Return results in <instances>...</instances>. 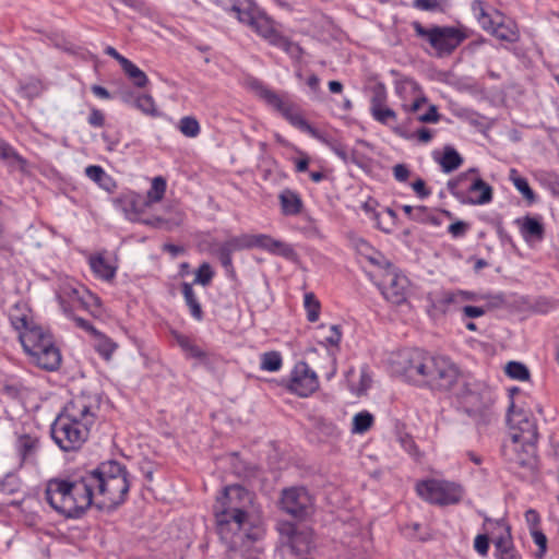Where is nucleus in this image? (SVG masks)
<instances>
[{
	"label": "nucleus",
	"instance_id": "nucleus-1",
	"mask_svg": "<svg viewBox=\"0 0 559 559\" xmlns=\"http://www.w3.org/2000/svg\"><path fill=\"white\" fill-rule=\"evenodd\" d=\"M129 490L127 467L117 461H106L68 479H50L45 499L58 513L78 519L93 504L100 510L118 508L127 500Z\"/></svg>",
	"mask_w": 559,
	"mask_h": 559
},
{
	"label": "nucleus",
	"instance_id": "nucleus-2",
	"mask_svg": "<svg viewBox=\"0 0 559 559\" xmlns=\"http://www.w3.org/2000/svg\"><path fill=\"white\" fill-rule=\"evenodd\" d=\"M252 495L239 485L227 486L216 498L213 513L216 531L229 551L243 559H259L264 536L261 520L250 513Z\"/></svg>",
	"mask_w": 559,
	"mask_h": 559
},
{
	"label": "nucleus",
	"instance_id": "nucleus-3",
	"mask_svg": "<svg viewBox=\"0 0 559 559\" xmlns=\"http://www.w3.org/2000/svg\"><path fill=\"white\" fill-rule=\"evenodd\" d=\"M99 411L96 394L73 397L58 414L50 426L53 442L63 452H76L88 440Z\"/></svg>",
	"mask_w": 559,
	"mask_h": 559
},
{
	"label": "nucleus",
	"instance_id": "nucleus-4",
	"mask_svg": "<svg viewBox=\"0 0 559 559\" xmlns=\"http://www.w3.org/2000/svg\"><path fill=\"white\" fill-rule=\"evenodd\" d=\"M403 376L415 385L448 391L456 383L459 369L444 356H432L415 349L406 359Z\"/></svg>",
	"mask_w": 559,
	"mask_h": 559
},
{
	"label": "nucleus",
	"instance_id": "nucleus-5",
	"mask_svg": "<svg viewBox=\"0 0 559 559\" xmlns=\"http://www.w3.org/2000/svg\"><path fill=\"white\" fill-rule=\"evenodd\" d=\"M229 11L235 14L240 23L250 27L270 45L282 49L294 59L301 58L302 48L284 36L277 29L276 22L260 9L253 0H234Z\"/></svg>",
	"mask_w": 559,
	"mask_h": 559
},
{
	"label": "nucleus",
	"instance_id": "nucleus-6",
	"mask_svg": "<svg viewBox=\"0 0 559 559\" xmlns=\"http://www.w3.org/2000/svg\"><path fill=\"white\" fill-rule=\"evenodd\" d=\"M20 342L31 361L37 367L55 371L61 365V353L53 336L40 325L20 335Z\"/></svg>",
	"mask_w": 559,
	"mask_h": 559
},
{
	"label": "nucleus",
	"instance_id": "nucleus-7",
	"mask_svg": "<svg viewBox=\"0 0 559 559\" xmlns=\"http://www.w3.org/2000/svg\"><path fill=\"white\" fill-rule=\"evenodd\" d=\"M448 191L464 205H484L492 201V187L484 181L478 168H469L447 183Z\"/></svg>",
	"mask_w": 559,
	"mask_h": 559
},
{
	"label": "nucleus",
	"instance_id": "nucleus-8",
	"mask_svg": "<svg viewBox=\"0 0 559 559\" xmlns=\"http://www.w3.org/2000/svg\"><path fill=\"white\" fill-rule=\"evenodd\" d=\"M412 27L417 37L429 43L438 58L451 56L469 37V31L464 26L432 25L425 27L420 22L415 21L412 23Z\"/></svg>",
	"mask_w": 559,
	"mask_h": 559
},
{
	"label": "nucleus",
	"instance_id": "nucleus-9",
	"mask_svg": "<svg viewBox=\"0 0 559 559\" xmlns=\"http://www.w3.org/2000/svg\"><path fill=\"white\" fill-rule=\"evenodd\" d=\"M251 87L267 106L280 112L293 127L308 133L312 138H319V131L304 118L293 102L269 88L259 80H254L251 83Z\"/></svg>",
	"mask_w": 559,
	"mask_h": 559
},
{
	"label": "nucleus",
	"instance_id": "nucleus-10",
	"mask_svg": "<svg viewBox=\"0 0 559 559\" xmlns=\"http://www.w3.org/2000/svg\"><path fill=\"white\" fill-rule=\"evenodd\" d=\"M415 490L426 502L441 507L457 504L464 495L460 484L435 478L418 481Z\"/></svg>",
	"mask_w": 559,
	"mask_h": 559
},
{
	"label": "nucleus",
	"instance_id": "nucleus-11",
	"mask_svg": "<svg viewBox=\"0 0 559 559\" xmlns=\"http://www.w3.org/2000/svg\"><path fill=\"white\" fill-rule=\"evenodd\" d=\"M281 509L297 522H304L314 512V501L305 487L283 489L280 500Z\"/></svg>",
	"mask_w": 559,
	"mask_h": 559
},
{
	"label": "nucleus",
	"instance_id": "nucleus-12",
	"mask_svg": "<svg viewBox=\"0 0 559 559\" xmlns=\"http://www.w3.org/2000/svg\"><path fill=\"white\" fill-rule=\"evenodd\" d=\"M474 298L475 294L467 290H432L425 297L427 302L426 312L430 319L438 320L450 311L451 306H456L462 301L473 300Z\"/></svg>",
	"mask_w": 559,
	"mask_h": 559
},
{
	"label": "nucleus",
	"instance_id": "nucleus-13",
	"mask_svg": "<svg viewBox=\"0 0 559 559\" xmlns=\"http://www.w3.org/2000/svg\"><path fill=\"white\" fill-rule=\"evenodd\" d=\"M114 204L123 212L126 218L130 222H136L152 227H160L164 223V218L159 216L143 217L148 204L144 197L138 192L128 191L121 193L114 200Z\"/></svg>",
	"mask_w": 559,
	"mask_h": 559
},
{
	"label": "nucleus",
	"instance_id": "nucleus-14",
	"mask_svg": "<svg viewBox=\"0 0 559 559\" xmlns=\"http://www.w3.org/2000/svg\"><path fill=\"white\" fill-rule=\"evenodd\" d=\"M320 382L314 370L306 361H298L292 369L285 388L299 397H308L319 389Z\"/></svg>",
	"mask_w": 559,
	"mask_h": 559
},
{
	"label": "nucleus",
	"instance_id": "nucleus-15",
	"mask_svg": "<svg viewBox=\"0 0 559 559\" xmlns=\"http://www.w3.org/2000/svg\"><path fill=\"white\" fill-rule=\"evenodd\" d=\"M41 451V441L37 433L15 432L13 441V452L16 459V465L21 468L25 465L37 463Z\"/></svg>",
	"mask_w": 559,
	"mask_h": 559
},
{
	"label": "nucleus",
	"instance_id": "nucleus-16",
	"mask_svg": "<svg viewBox=\"0 0 559 559\" xmlns=\"http://www.w3.org/2000/svg\"><path fill=\"white\" fill-rule=\"evenodd\" d=\"M513 407L514 403L511 402L508 420L511 425L512 432L508 440L522 443H537L538 432L535 420L521 413H515Z\"/></svg>",
	"mask_w": 559,
	"mask_h": 559
},
{
	"label": "nucleus",
	"instance_id": "nucleus-17",
	"mask_svg": "<svg viewBox=\"0 0 559 559\" xmlns=\"http://www.w3.org/2000/svg\"><path fill=\"white\" fill-rule=\"evenodd\" d=\"M503 457L518 467H533L536 461V443H522L506 440L502 444Z\"/></svg>",
	"mask_w": 559,
	"mask_h": 559
},
{
	"label": "nucleus",
	"instance_id": "nucleus-18",
	"mask_svg": "<svg viewBox=\"0 0 559 559\" xmlns=\"http://www.w3.org/2000/svg\"><path fill=\"white\" fill-rule=\"evenodd\" d=\"M277 531L297 554L308 551L312 544V532L309 528H300L295 522L280 521Z\"/></svg>",
	"mask_w": 559,
	"mask_h": 559
},
{
	"label": "nucleus",
	"instance_id": "nucleus-19",
	"mask_svg": "<svg viewBox=\"0 0 559 559\" xmlns=\"http://www.w3.org/2000/svg\"><path fill=\"white\" fill-rule=\"evenodd\" d=\"M253 248H259L270 254L280 255L285 259H290L296 254L289 243L266 234H253Z\"/></svg>",
	"mask_w": 559,
	"mask_h": 559
},
{
	"label": "nucleus",
	"instance_id": "nucleus-20",
	"mask_svg": "<svg viewBox=\"0 0 559 559\" xmlns=\"http://www.w3.org/2000/svg\"><path fill=\"white\" fill-rule=\"evenodd\" d=\"M485 530L493 535V531L500 532L499 536H495L493 544L497 551V558L504 552L513 551L510 526L503 520H485Z\"/></svg>",
	"mask_w": 559,
	"mask_h": 559
},
{
	"label": "nucleus",
	"instance_id": "nucleus-21",
	"mask_svg": "<svg viewBox=\"0 0 559 559\" xmlns=\"http://www.w3.org/2000/svg\"><path fill=\"white\" fill-rule=\"evenodd\" d=\"M389 284L382 286V295L393 305L400 306L406 301V278L395 273V270L386 274Z\"/></svg>",
	"mask_w": 559,
	"mask_h": 559
},
{
	"label": "nucleus",
	"instance_id": "nucleus-22",
	"mask_svg": "<svg viewBox=\"0 0 559 559\" xmlns=\"http://www.w3.org/2000/svg\"><path fill=\"white\" fill-rule=\"evenodd\" d=\"M522 237L527 242H540L545 237V227L538 216L526 215L516 219Z\"/></svg>",
	"mask_w": 559,
	"mask_h": 559
},
{
	"label": "nucleus",
	"instance_id": "nucleus-23",
	"mask_svg": "<svg viewBox=\"0 0 559 559\" xmlns=\"http://www.w3.org/2000/svg\"><path fill=\"white\" fill-rule=\"evenodd\" d=\"M9 319L13 329L19 332V336L39 326L34 322L31 310L24 304H15L10 310Z\"/></svg>",
	"mask_w": 559,
	"mask_h": 559
},
{
	"label": "nucleus",
	"instance_id": "nucleus-24",
	"mask_svg": "<svg viewBox=\"0 0 559 559\" xmlns=\"http://www.w3.org/2000/svg\"><path fill=\"white\" fill-rule=\"evenodd\" d=\"M497 16H499V22H497L496 27L492 28L490 34L500 41L509 44L518 43L521 37L518 24L510 19H506L499 12H497Z\"/></svg>",
	"mask_w": 559,
	"mask_h": 559
},
{
	"label": "nucleus",
	"instance_id": "nucleus-25",
	"mask_svg": "<svg viewBox=\"0 0 559 559\" xmlns=\"http://www.w3.org/2000/svg\"><path fill=\"white\" fill-rule=\"evenodd\" d=\"M278 202L284 216H297L304 211V201L300 194L289 188L280 192Z\"/></svg>",
	"mask_w": 559,
	"mask_h": 559
},
{
	"label": "nucleus",
	"instance_id": "nucleus-26",
	"mask_svg": "<svg viewBox=\"0 0 559 559\" xmlns=\"http://www.w3.org/2000/svg\"><path fill=\"white\" fill-rule=\"evenodd\" d=\"M93 347L95 352L105 360L110 361L119 345L112 338L100 331L93 336Z\"/></svg>",
	"mask_w": 559,
	"mask_h": 559
},
{
	"label": "nucleus",
	"instance_id": "nucleus-27",
	"mask_svg": "<svg viewBox=\"0 0 559 559\" xmlns=\"http://www.w3.org/2000/svg\"><path fill=\"white\" fill-rule=\"evenodd\" d=\"M237 250L234 249L233 242L229 238L217 245L216 249L214 250V254L218 258L222 266L230 277L236 275V271L233 264V254Z\"/></svg>",
	"mask_w": 559,
	"mask_h": 559
},
{
	"label": "nucleus",
	"instance_id": "nucleus-28",
	"mask_svg": "<svg viewBox=\"0 0 559 559\" xmlns=\"http://www.w3.org/2000/svg\"><path fill=\"white\" fill-rule=\"evenodd\" d=\"M358 251L364 252V249L370 251V254H366V259L374 266L384 270L386 274L395 270L392 262L380 251L372 248L367 241L361 240L357 245Z\"/></svg>",
	"mask_w": 559,
	"mask_h": 559
},
{
	"label": "nucleus",
	"instance_id": "nucleus-29",
	"mask_svg": "<svg viewBox=\"0 0 559 559\" xmlns=\"http://www.w3.org/2000/svg\"><path fill=\"white\" fill-rule=\"evenodd\" d=\"M90 266L94 274L102 280L110 281L116 276L117 267L102 254L92 255L90 258Z\"/></svg>",
	"mask_w": 559,
	"mask_h": 559
},
{
	"label": "nucleus",
	"instance_id": "nucleus-30",
	"mask_svg": "<svg viewBox=\"0 0 559 559\" xmlns=\"http://www.w3.org/2000/svg\"><path fill=\"white\" fill-rule=\"evenodd\" d=\"M181 293L192 318H194L197 321H202L204 313L193 290L192 284L183 282L181 284Z\"/></svg>",
	"mask_w": 559,
	"mask_h": 559
},
{
	"label": "nucleus",
	"instance_id": "nucleus-31",
	"mask_svg": "<svg viewBox=\"0 0 559 559\" xmlns=\"http://www.w3.org/2000/svg\"><path fill=\"white\" fill-rule=\"evenodd\" d=\"M0 159L8 166L17 167L20 170H24L27 166V160L2 139H0Z\"/></svg>",
	"mask_w": 559,
	"mask_h": 559
},
{
	"label": "nucleus",
	"instance_id": "nucleus-32",
	"mask_svg": "<svg viewBox=\"0 0 559 559\" xmlns=\"http://www.w3.org/2000/svg\"><path fill=\"white\" fill-rule=\"evenodd\" d=\"M84 287H64L62 293L58 296L60 306L66 314H70L72 312V308L78 306L80 302V298L83 295Z\"/></svg>",
	"mask_w": 559,
	"mask_h": 559
},
{
	"label": "nucleus",
	"instance_id": "nucleus-33",
	"mask_svg": "<svg viewBox=\"0 0 559 559\" xmlns=\"http://www.w3.org/2000/svg\"><path fill=\"white\" fill-rule=\"evenodd\" d=\"M441 169L449 174L456 170L463 164V157L452 146H445L440 158L437 159Z\"/></svg>",
	"mask_w": 559,
	"mask_h": 559
},
{
	"label": "nucleus",
	"instance_id": "nucleus-34",
	"mask_svg": "<svg viewBox=\"0 0 559 559\" xmlns=\"http://www.w3.org/2000/svg\"><path fill=\"white\" fill-rule=\"evenodd\" d=\"M174 337L179 347L189 358L203 359L206 357L205 352L199 347L189 336L178 332H174Z\"/></svg>",
	"mask_w": 559,
	"mask_h": 559
},
{
	"label": "nucleus",
	"instance_id": "nucleus-35",
	"mask_svg": "<svg viewBox=\"0 0 559 559\" xmlns=\"http://www.w3.org/2000/svg\"><path fill=\"white\" fill-rule=\"evenodd\" d=\"M509 179L530 204L536 201V195L530 187L527 179L522 177L516 169H510Z\"/></svg>",
	"mask_w": 559,
	"mask_h": 559
},
{
	"label": "nucleus",
	"instance_id": "nucleus-36",
	"mask_svg": "<svg viewBox=\"0 0 559 559\" xmlns=\"http://www.w3.org/2000/svg\"><path fill=\"white\" fill-rule=\"evenodd\" d=\"M167 189V182L162 176L153 178L151 188L148 189L146 197H144L148 206L154 203H158L164 199Z\"/></svg>",
	"mask_w": 559,
	"mask_h": 559
},
{
	"label": "nucleus",
	"instance_id": "nucleus-37",
	"mask_svg": "<svg viewBox=\"0 0 559 559\" xmlns=\"http://www.w3.org/2000/svg\"><path fill=\"white\" fill-rule=\"evenodd\" d=\"M124 74L133 82V84L136 87H145L148 83L147 75L131 60L124 61L123 66L121 67Z\"/></svg>",
	"mask_w": 559,
	"mask_h": 559
},
{
	"label": "nucleus",
	"instance_id": "nucleus-38",
	"mask_svg": "<svg viewBox=\"0 0 559 559\" xmlns=\"http://www.w3.org/2000/svg\"><path fill=\"white\" fill-rule=\"evenodd\" d=\"M283 367V357L277 350L265 352L260 357V369L276 372Z\"/></svg>",
	"mask_w": 559,
	"mask_h": 559
},
{
	"label": "nucleus",
	"instance_id": "nucleus-39",
	"mask_svg": "<svg viewBox=\"0 0 559 559\" xmlns=\"http://www.w3.org/2000/svg\"><path fill=\"white\" fill-rule=\"evenodd\" d=\"M78 306L88 311L94 317H98L100 314V298L87 289H83V295L80 298Z\"/></svg>",
	"mask_w": 559,
	"mask_h": 559
},
{
	"label": "nucleus",
	"instance_id": "nucleus-40",
	"mask_svg": "<svg viewBox=\"0 0 559 559\" xmlns=\"http://www.w3.org/2000/svg\"><path fill=\"white\" fill-rule=\"evenodd\" d=\"M373 423L374 417L371 413L368 411L359 412L353 418L352 432L362 435L373 426Z\"/></svg>",
	"mask_w": 559,
	"mask_h": 559
},
{
	"label": "nucleus",
	"instance_id": "nucleus-41",
	"mask_svg": "<svg viewBox=\"0 0 559 559\" xmlns=\"http://www.w3.org/2000/svg\"><path fill=\"white\" fill-rule=\"evenodd\" d=\"M416 222L438 227L442 225L443 219L440 217V214H438V211L419 205Z\"/></svg>",
	"mask_w": 559,
	"mask_h": 559
},
{
	"label": "nucleus",
	"instance_id": "nucleus-42",
	"mask_svg": "<svg viewBox=\"0 0 559 559\" xmlns=\"http://www.w3.org/2000/svg\"><path fill=\"white\" fill-rule=\"evenodd\" d=\"M319 330H325V324H320L318 326ZM342 341V331L341 326L337 324H332L328 326V334L323 336L321 344L324 346H332L338 348L340 343Z\"/></svg>",
	"mask_w": 559,
	"mask_h": 559
},
{
	"label": "nucleus",
	"instance_id": "nucleus-43",
	"mask_svg": "<svg viewBox=\"0 0 559 559\" xmlns=\"http://www.w3.org/2000/svg\"><path fill=\"white\" fill-rule=\"evenodd\" d=\"M180 132L187 138H197L201 132L199 121L192 116L182 117L178 126Z\"/></svg>",
	"mask_w": 559,
	"mask_h": 559
},
{
	"label": "nucleus",
	"instance_id": "nucleus-44",
	"mask_svg": "<svg viewBox=\"0 0 559 559\" xmlns=\"http://www.w3.org/2000/svg\"><path fill=\"white\" fill-rule=\"evenodd\" d=\"M449 0H413V7L420 11L444 12Z\"/></svg>",
	"mask_w": 559,
	"mask_h": 559
},
{
	"label": "nucleus",
	"instance_id": "nucleus-45",
	"mask_svg": "<svg viewBox=\"0 0 559 559\" xmlns=\"http://www.w3.org/2000/svg\"><path fill=\"white\" fill-rule=\"evenodd\" d=\"M506 373L509 378L519 381H526L530 379V371L527 367L519 361L508 362L506 366Z\"/></svg>",
	"mask_w": 559,
	"mask_h": 559
},
{
	"label": "nucleus",
	"instance_id": "nucleus-46",
	"mask_svg": "<svg viewBox=\"0 0 559 559\" xmlns=\"http://www.w3.org/2000/svg\"><path fill=\"white\" fill-rule=\"evenodd\" d=\"M304 306L307 312V319L309 322H316L320 316V302L316 298L313 293H307L305 295Z\"/></svg>",
	"mask_w": 559,
	"mask_h": 559
},
{
	"label": "nucleus",
	"instance_id": "nucleus-47",
	"mask_svg": "<svg viewBox=\"0 0 559 559\" xmlns=\"http://www.w3.org/2000/svg\"><path fill=\"white\" fill-rule=\"evenodd\" d=\"M215 276V272L210 263L203 262L195 271L193 284H200L204 287L209 286Z\"/></svg>",
	"mask_w": 559,
	"mask_h": 559
},
{
	"label": "nucleus",
	"instance_id": "nucleus-48",
	"mask_svg": "<svg viewBox=\"0 0 559 559\" xmlns=\"http://www.w3.org/2000/svg\"><path fill=\"white\" fill-rule=\"evenodd\" d=\"M134 106L144 115L156 117L158 116L155 102L151 95H140L134 102Z\"/></svg>",
	"mask_w": 559,
	"mask_h": 559
},
{
	"label": "nucleus",
	"instance_id": "nucleus-49",
	"mask_svg": "<svg viewBox=\"0 0 559 559\" xmlns=\"http://www.w3.org/2000/svg\"><path fill=\"white\" fill-rule=\"evenodd\" d=\"M530 534L533 538V542L538 547V550L535 552V558L543 559L547 552V536L543 533L542 530L532 531Z\"/></svg>",
	"mask_w": 559,
	"mask_h": 559
},
{
	"label": "nucleus",
	"instance_id": "nucleus-50",
	"mask_svg": "<svg viewBox=\"0 0 559 559\" xmlns=\"http://www.w3.org/2000/svg\"><path fill=\"white\" fill-rule=\"evenodd\" d=\"M229 239L233 242L234 249L238 251L253 249V234H241Z\"/></svg>",
	"mask_w": 559,
	"mask_h": 559
},
{
	"label": "nucleus",
	"instance_id": "nucleus-51",
	"mask_svg": "<svg viewBox=\"0 0 559 559\" xmlns=\"http://www.w3.org/2000/svg\"><path fill=\"white\" fill-rule=\"evenodd\" d=\"M471 229V224L464 221H456L449 225L448 233L454 239L463 238Z\"/></svg>",
	"mask_w": 559,
	"mask_h": 559
},
{
	"label": "nucleus",
	"instance_id": "nucleus-52",
	"mask_svg": "<svg viewBox=\"0 0 559 559\" xmlns=\"http://www.w3.org/2000/svg\"><path fill=\"white\" fill-rule=\"evenodd\" d=\"M317 139L319 141H321L322 143H324L325 145H328L338 157L346 160L347 153H346L344 145H342L341 143H338L334 140L328 139L325 135H323L320 132H319V138H317Z\"/></svg>",
	"mask_w": 559,
	"mask_h": 559
},
{
	"label": "nucleus",
	"instance_id": "nucleus-53",
	"mask_svg": "<svg viewBox=\"0 0 559 559\" xmlns=\"http://www.w3.org/2000/svg\"><path fill=\"white\" fill-rule=\"evenodd\" d=\"M105 114L100 109L96 107L91 108L90 115L87 117V122L91 127L102 128L105 126Z\"/></svg>",
	"mask_w": 559,
	"mask_h": 559
},
{
	"label": "nucleus",
	"instance_id": "nucleus-54",
	"mask_svg": "<svg viewBox=\"0 0 559 559\" xmlns=\"http://www.w3.org/2000/svg\"><path fill=\"white\" fill-rule=\"evenodd\" d=\"M85 175L96 182L97 185L102 181V179H107V174L103 167L98 165H90L85 168Z\"/></svg>",
	"mask_w": 559,
	"mask_h": 559
},
{
	"label": "nucleus",
	"instance_id": "nucleus-55",
	"mask_svg": "<svg viewBox=\"0 0 559 559\" xmlns=\"http://www.w3.org/2000/svg\"><path fill=\"white\" fill-rule=\"evenodd\" d=\"M376 121L382 124H389L391 122H395L397 119L396 112L390 107H385L384 109L377 111V115L372 117Z\"/></svg>",
	"mask_w": 559,
	"mask_h": 559
},
{
	"label": "nucleus",
	"instance_id": "nucleus-56",
	"mask_svg": "<svg viewBox=\"0 0 559 559\" xmlns=\"http://www.w3.org/2000/svg\"><path fill=\"white\" fill-rule=\"evenodd\" d=\"M524 516L530 532L540 530V515L535 509L526 510Z\"/></svg>",
	"mask_w": 559,
	"mask_h": 559
},
{
	"label": "nucleus",
	"instance_id": "nucleus-57",
	"mask_svg": "<svg viewBox=\"0 0 559 559\" xmlns=\"http://www.w3.org/2000/svg\"><path fill=\"white\" fill-rule=\"evenodd\" d=\"M462 321L466 319L479 318L486 313V309L484 307L478 306H464L461 309Z\"/></svg>",
	"mask_w": 559,
	"mask_h": 559
},
{
	"label": "nucleus",
	"instance_id": "nucleus-58",
	"mask_svg": "<svg viewBox=\"0 0 559 559\" xmlns=\"http://www.w3.org/2000/svg\"><path fill=\"white\" fill-rule=\"evenodd\" d=\"M371 92H372V95L370 98V105L386 102L388 92H386L384 84L379 83V84L374 85L372 87Z\"/></svg>",
	"mask_w": 559,
	"mask_h": 559
},
{
	"label": "nucleus",
	"instance_id": "nucleus-59",
	"mask_svg": "<svg viewBox=\"0 0 559 559\" xmlns=\"http://www.w3.org/2000/svg\"><path fill=\"white\" fill-rule=\"evenodd\" d=\"M474 548L480 556H487L489 550V537L487 534H479L474 539Z\"/></svg>",
	"mask_w": 559,
	"mask_h": 559
},
{
	"label": "nucleus",
	"instance_id": "nucleus-60",
	"mask_svg": "<svg viewBox=\"0 0 559 559\" xmlns=\"http://www.w3.org/2000/svg\"><path fill=\"white\" fill-rule=\"evenodd\" d=\"M68 316L75 322V325L79 329L84 330L91 336H93L98 331L90 321H87L81 317H76L72 312H70V314H68Z\"/></svg>",
	"mask_w": 559,
	"mask_h": 559
},
{
	"label": "nucleus",
	"instance_id": "nucleus-61",
	"mask_svg": "<svg viewBox=\"0 0 559 559\" xmlns=\"http://www.w3.org/2000/svg\"><path fill=\"white\" fill-rule=\"evenodd\" d=\"M394 179L399 182H406L411 176V170L405 164H396L393 167Z\"/></svg>",
	"mask_w": 559,
	"mask_h": 559
},
{
	"label": "nucleus",
	"instance_id": "nucleus-62",
	"mask_svg": "<svg viewBox=\"0 0 559 559\" xmlns=\"http://www.w3.org/2000/svg\"><path fill=\"white\" fill-rule=\"evenodd\" d=\"M298 154L300 155L299 158H294L293 162L295 164V171L296 173H306L309 167L310 157L307 153L299 151Z\"/></svg>",
	"mask_w": 559,
	"mask_h": 559
},
{
	"label": "nucleus",
	"instance_id": "nucleus-63",
	"mask_svg": "<svg viewBox=\"0 0 559 559\" xmlns=\"http://www.w3.org/2000/svg\"><path fill=\"white\" fill-rule=\"evenodd\" d=\"M412 188L420 199H426L431 194V190L426 187V182L421 178L416 179L412 183Z\"/></svg>",
	"mask_w": 559,
	"mask_h": 559
},
{
	"label": "nucleus",
	"instance_id": "nucleus-64",
	"mask_svg": "<svg viewBox=\"0 0 559 559\" xmlns=\"http://www.w3.org/2000/svg\"><path fill=\"white\" fill-rule=\"evenodd\" d=\"M477 21L484 31L491 33L492 28L496 27L497 22H499V17L493 19L487 13L484 16H479Z\"/></svg>",
	"mask_w": 559,
	"mask_h": 559
}]
</instances>
